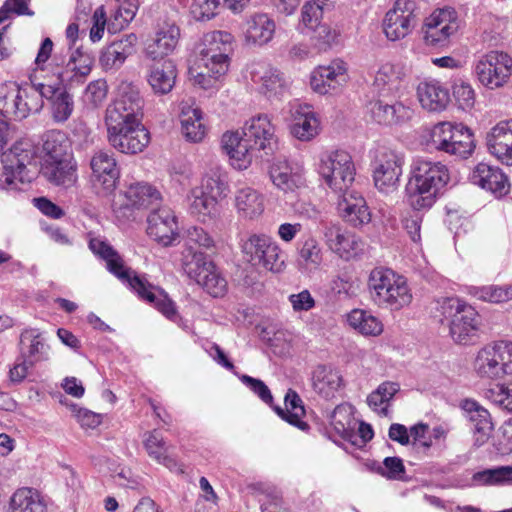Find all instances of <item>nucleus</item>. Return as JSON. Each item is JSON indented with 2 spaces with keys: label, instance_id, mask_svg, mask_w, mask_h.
<instances>
[{
  "label": "nucleus",
  "instance_id": "a878e982",
  "mask_svg": "<svg viewBox=\"0 0 512 512\" xmlns=\"http://www.w3.org/2000/svg\"><path fill=\"white\" fill-rule=\"evenodd\" d=\"M342 219L353 227L370 223L372 214L365 198L357 191H346L338 203Z\"/></svg>",
  "mask_w": 512,
  "mask_h": 512
},
{
  "label": "nucleus",
  "instance_id": "393cba45",
  "mask_svg": "<svg viewBox=\"0 0 512 512\" xmlns=\"http://www.w3.org/2000/svg\"><path fill=\"white\" fill-rule=\"evenodd\" d=\"M471 181L481 188L491 192L495 197L501 198L510 191L507 175L499 168L479 163L471 174Z\"/></svg>",
  "mask_w": 512,
  "mask_h": 512
},
{
  "label": "nucleus",
  "instance_id": "473e14b6",
  "mask_svg": "<svg viewBox=\"0 0 512 512\" xmlns=\"http://www.w3.org/2000/svg\"><path fill=\"white\" fill-rule=\"evenodd\" d=\"M77 165L74 159L43 163L42 175L52 184L69 188L77 182Z\"/></svg>",
  "mask_w": 512,
  "mask_h": 512
},
{
  "label": "nucleus",
  "instance_id": "e433bc0d",
  "mask_svg": "<svg viewBox=\"0 0 512 512\" xmlns=\"http://www.w3.org/2000/svg\"><path fill=\"white\" fill-rule=\"evenodd\" d=\"M42 151L44 153L43 163L73 159L70 152V142L61 131L52 130L44 135Z\"/></svg>",
  "mask_w": 512,
  "mask_h": 512
},
{
  "label": "nucleus",
  "instance_id": "58836bf2",
  "mask_svg": "<svg viewBox=\"0 0 512 512\" xmlns=\"http://www.w3.org/2000/svg\"><path fill=\"white\" fill-rule=\"evenodd\" d=\"M135 39L134 35H129L125 39L108 45L100 56V63L103 68L108 70L120 67L126 58L132 54Z\"/></svg>",
  "mask_w": 512,
  "mask_h": 512
},
{
  "label": "nucleus",
  "instance_id": "69168bd1",
  "mask_svg": "<svg viewBox=\"0 0 512 512\" xmlns=\"http://www.w3.org/2000/svg\"><path fill=\"white\" fill-rule=\"evenodd\" d=\"M69 79V71L59 70L57 71V82L49 84H40V95L45 96L46 93H52V96H69L67 85L65 82Z\"/></svg>",
  "mask_w": 512,
  "mask_h": 512
},
{
  "label": "nucleus",
  "instance_id": "ea45409f",
  "mask_svg": "<svg viewBox=\"0 0 512 512\" xmlns=\"http://www.w3.org/2000/svg\"><path fill=\"white\" fill-rule=\"evenodd\" d=\"M512 141V119L502 120L495 124L486 135L487 150L495 159L508 152Z\"/></svg>",
  "mask_w": 512,
  "mask_h": 512
},
{
  "label": "nucleus",
  "instance_id": "4d7b16f0",
  "mask_svg": "<svg viewBox=\"0 0 512 512\" xmlns=\"http://www.w3.org/2000/svg\"><path fill=\"white\" fill-rule=\"evenodd\" d=\"M189 80L193 86H197L203 90L216 88L219 79L223 75H218L214 72H208L203 66L199 68V60L189 68Z\"/></svg>",
  "mask_w": 512,
  "mask_h": 512
},
{
  "label": "nucleus",
  "instance_id": "864d4df0",
  "mask_svg": "<svg viewBox=\"0 0 512 512\" xmlns=\"http://www.w3.org/2000/svg\"><path fill=\"white\" fill-rule=\"evenodd\" d=\"M334 6V0H309L302 8V21L305 26L313 27Z\"/></svg>",
  "mask_w": 512,
  "mask_h": 512
},
{
  "label": "nucleus",
  "instance_id": "2f4dec72",
  "mask_svg": "<svg viewBox=\"0 0 512 512\" xmlns=\"http://www.w3.org/2000/svg\"><path fill=\"white\" fill-rule=\"evenodd\" d=\"M369 110L372 119L383 125H392L410 119L412 111L402 103L396 101L393 104L384 103L380 99L369 102Z\"/></svg>",
  "mask_w": 512,
  "mask_h": 512
},
{
  "label": "nucleus",
  "instance_id": "f704fd0d",
  "mask_svg": "<svg viewBox=\"0 0 512 512\" xmlns=\"http://www.w3.org/2000/svg\"><path fill=\"white\" fill-rule=\"evenodd\" d=\"M270 178L275 186L287 192L303 184L301 171L285 159H277L270 167Z\"/></svg>",
  "mask_w": 512,
  "mask_h": 512
},
{
  "label": "nucleus",
  "instance_id": "338daca9",
  "mask_svg": "<svg viewBox=\"0 0 512 512\" xmlns=\"http://www.w3.org/2000/svg\"><path fill=\"white\" fill-rule=\"evenodd\" d=\"M187 243L188 244L185 249L192 247L194 250H196L193 245H198L199 247L206 249L214 246L212 237L201 227H193L188 230Z\"/></svg>",
  "mask_w": 512,
  "mask_h": 512
},
{
  "label": "nucleus",
  "instance_id": "774afa93",
  "mask_svg": "<svg viewBox=\"0 0 512 512\" xmlns=\"http://www.w3.org/2000/svg\"><path fill=\"white\" fill-rule=\"evenodd\" d=\"M106 20L104 7H98L92 16V27L90 29V39L92 42H98L102 39L105 31Z\"/></svg>",
  "mask_w": 512,
  "mask_h": 512
},
{
  "label": "nucleus",
  "instance_id": "052dcab7",
  "mask_svg": "<svg viewBox=\"0 0 512 512\" xmlns=\"http://www.w3.org/2000/svg\"><path fill=\"white\" fill-rule=\"evenodd\" d=\"M51 116L57 122H63L71 115L74 104L71 98H46Z\"/></svg>",
  "mask_w": 512,
  "mask_h": 512
},
{
  "label": "nucleus",
  "instance_id": "f257e3e1",
  "mask_svg": "<svg viewBox=\"0 0 512 512\" xmlns=\"http://www.w3.org/2000/svg\"><path fill=\"white\" fill-rule=\"evenodd\" d=\"M89 248L106 262L107 269L112 274L128 283L142 300L171 321L176 322L180 318L176 305L168 294L127 267L122 256L109 243L100 238H92Z\"/></svg>",
  "mask_w": 512,
  "mask_h": 512
},
{
  "label": "nucleus",
  "instance_id": "f3484780",
  "mask_svg": "<svg viewBox=\"0 0 512 512\" xmlns=\"http://www.w3.org/2000/svg\"><path fill=\"white\" fill-rule=\"evenodd\" d=\"M320 226L329 250L346 261L358 256L361 250L360 241L354 234L343 230L338 223L332 221L322 220Z\"/></svg>",
  "mask_w": 512,
  "mask_h": 512
},
{
  "label": "nucleus",
  "instance_id": "f03ea898",
  "mask_svg": "<svg viewBox=\"0 0 512 512\" xmlns=\"http://www.w3.org/2000/svg\"><path fill=\"white\" fill-rule=\"evenodd\" d=\"M450 181V172L441 162L418 161L407 187V200L416 211L429 209Z\"/></svg>",
  "mask_w": 512,
  "mask_h": 512
},
{
  "label": "nucleus",
  "instance_id": "c756f323",
  "mask_svg": "<svg viewBox=\"0 0 512 512\" xmlns=\"http://www.w3.org/2000/svg\"><path fill=\"white\" fill-rule=\"evenodd\" d=\"M460 406L468 414L470 421L474 423V444L477 447L484 445L493 430L489 411L473 399H464Z\"/></svg>",
  "mask_w": 512,
  "mask_h": 512
},
{
  "label": "nucleus",
  "instance_id": "b1692460",
  "mask_svg": "<svg viewBox=\"0 0 512 512\" xmlns=\"http://www.w3.org/2000/svg\"><path fill=\"white\" fill-rule=\"evenodd\" d=\"M290 132L298 140L311 141L321 131V121L318 113L309 105H297L290 111Z\"/></svg>",
  "mask_w": 512,
  "mask_h": 512
},
{
  "label": "nucleus",
  "instance_id": "423d86ee",
  "mask_svg": "<svg viewBox=\"0 0 512 512\" xmlns=\"http://www.w3.org/2000/svg\"><path fill=\"white\" fill-rule=\"evenodd\" d=\"M317 171L323 182L334 192H346L355 179L356 168L349 152L335 149L323 152Z\"/></svg>",
  "mask_w": 512,
  "mask_h": 512
},
{
  "label": "nucleus",
  "instance_id": "39448f33",
  "mask_svg": "<svg viewBox=\"0 0 512 512\" xmlns=\"http://www.w3.org/2000/svg\"><path fill=\"white\" fill-rule=\"evenodd\" d=\"M182 268L187 276L213 297L227 291V281L215 264L200 250L188 247L182 252Z\"/></svg>",
  "mask_w": 512,
  "mask_h": 512
},
{
  "label": "nucleus",
  "instance_id": "ddd939ff",
  "mask_svg": "<svg viewBox=\"0 0 512 512\" xmlns=\"http://www.w3.org/2000/svg\"><path fill=\"white\" fill-rule=\"evenodd\" d=\"M417 23L416 3L414 0H396L383 20V31L390 41L408 36Z\"/></svg>",
  "mask_w": 512,
  "mask_h": 512
},
{
  "label": "nucleus",
  "instance_id": "6e6552de",
  "mask_svg": "<svg viewBox=\"0 0 512 512\" xmlns=\"http://www.w3.org/2000/svg\"><path fill=\"white\" fill-rule=\"evenodd\" d=\"M241 252L244 260L256 269L280 273L285 268L280 246L266 234L254 233L242 240Z\"/></svg>",
  "mask_w": 512,
  "mask_h": 512
},
{
  "label": "nucleus",
  "instance_id": "4be33fe9",
  "mask_svg": "<svg viewBox=\"0 0 512 512\" xmlns=\"http://www.w3.org/2000/svg\"><path fill=\"white\" fill-rule=\"evenodd\" d=\"M143 98H115L106 108L107 132L143 120Z\"/></svg>",
  "mask_w": 512,
  "mask_h": 512
},
{
  "label": "nucleus",
  "instance_id": "49530a36",
  "mask_svg": "<svg viewBox=\"0 0 512 512\" xmlns=\"http://www.w3.org/2000/svg\"><path fill=\"white\" fill-rule=\"evenodd\" d=\"M177 70L172 60H165L160 66L154 67L148 82L155 93L168 94L175 85Z\"/></svg>",
  "mask_w": 512,
  "mask_h": 512
},
{
  "label": "nucleus",
  "instance_id": "bf43d9fd",
  "mask_svg": "<svg viewBox=\"0 0 512 512\" xmlns=\"http://www.w3.org/2000/svg\"><path fill=\"white\" fill-rule=\"evenodd\" d=\"M309 28L314 30L313 40L319 50H327L330 48L339 36L335 29H332L327 24H320V21Z\"/></svg>",
  "mask_w": 512,
  "mask_h": 512
},
{
  "label": "nucleus",
  "instance_id": "0eeeda50",
  "mask_svg": "<svg viewBox=\"0 0 512 512\" xmlns=\"http://www.w3.org/2000/svg\"><path fill=\"white\" fill-rule=\"evenodd\" d=\"M440 313L449 321L450 335L456 343L468 344L479 329L478 312L458 298H446L440 304Z\"/></svg>",
  "mask_w": 512,
  "mask_h": 512
},
{
  "label": "nucleus",
  "instance_id": "3c124183",
  "mask_svg": "<svg viewBox=\"0 0 512 512\" xmlns=\"http://www.w3.org/2000/svg\"><path fill=\"white\" fill-rule=\"evenodd\" d=\"M399 391V384L395 382H384L368 396L369 406L378 414L387 416L390 400Z\"/></svg>",
  "mask_w": 512,
  "mask_h": 512
},
{
  "label": "nucleus",
  "instance_id": "4c0bfd02",
  "mask_svg": "<svg viewBox=\"0 0 512 512\" xmlns=\"http://www.w3.org/2000/svg\"><path fill=\"white\" fill-rule=\"evenodd\" d=\"M126 206L147 209L161 200V193L148 183L131 184L124 192Z\"/></svg>",
  "mask_w": 512,
  "mask_h": 512
},
{
  "label": "nucleus",
  "instance_id": "bb28decb",
  "mask_svg": "<svg viewBox=\"0 0 512 512\" xmlns=\"http://www.w3.org/2000/svg\"><path fill=\"white\" fill-rule=\"evenodd\" d=\"M179 119L182 134L186 140L198 143L205 138L207 128L202 122L203 113L194 101L189 100L180 103Z\"/></svg>",
  "mask_w": 512,
  "mask_h": 512
},
{
  "label": "nucleus",
  "instance_id": "a211bd4d",
  "mask_svg": "<svg viewBox=\"0 0 512 512\" xmlns=\"http://www.w3.org/2000/svg\"><path fill=\"white\" fill-rule=\"evenodd\" d=\"M147 234L162 246H170L179 238L177 217L167 206L153 210L147 218Z\"/></svg>",
  "mask_w": 512,
  "mask_h": 512
},
{
  "label": "nucleus",
  "instance_id": "8fccbe9b",
  "mask_svg": "<svg viewBox=\"0 0 512 512\" xmlns=\"http://www.w3.org/2000/svg\"><path fill=\"white\" fill-rule=\"evenodd\" d=\"M323 262V251L319 242L312 236L305 239L299 250L297 264L302 271L314 272Z\"/></svg>",
  "mask_w": 512,
  "mask_h": 512
},
{
  "label": "nucleus",
  "instance_id": "a18cd8bd",
  "mask_svg": "<svg viewBox=\"0 0 512 512\" xmlns=\"http://www.w3.org/2000/svg\"><path fill=\"white\" fill-rule=\"evenodd\" d=\"M188 202L189 212L199 221L205 222L216 213L218 200L198 186L191 189Z\"/></svg>",
  "mask_w": 512,
  "mask_h": 512
},
{
  "label": "nucleus",
  "instance_id": "dca6fc26",
  "mask_svg": "<svg viewBox=\"0 0 512 512\" xmlns=\"http://www.w3.org/2000/svg\"><path fill=\"white\" fill-rule=\"evenodd\" d=\"M142 121L108 131L109 144L121 153H141L150 143V133Z\"/></svg>",
  "mask_w": 512,
  "mask_h": 512
},
{
  "label": "nucleus",
  "instance_id": "7ed1b4c3",
  "mask_svg": "<svg viewBox=\"0 0 512 512\" xmlns=\"http://www.w3.org/2000/svg\"><path fill=\"white\" fill-rule=\"evenodd\" d=\"M368 288L374 302L391 311H400L413 301L407 278L389 268H374L368 278Z\"/></svg>",
  "mask_w": 512,
  "mask_h": 512
},
{
  "label": "nucleus",
  "instance_id": "aec40b11",
  "mask_svg": "<svg viewBox=\"0 0 512 512\" xmlns=\"http://www.w3.org/2000/svg\"><path fill=\"white\" fill-rule=\"evenodd\" d=\"M347 64L342 59H334L329 64L319 65L310 76V85L315 93L325 95L336 91L346 83L348 74Z\"/></svg>",
  "mask_w": 512,
  "mask_h": 512
},
{
  "label": "nucleus",
  "instance_id": "7c9ffc66",
  "mask_svg": "<svg viewBox=\"0 0 512 512\" xmlns=\"http://www.w3.org/2000/svg\"><path fill=\"white\" fill-rule=\"evenodd\" d=\"M276 25L267 14L252 15L244 25L243 35L247 45L263 46L269 43L275 34Z\"/></svg>",
  "mask_w": 512,
  "mask_h": 512
},
{
  "label": "nucleus",
  "instance_id": "f8f14e48",
  "mask_svg": "<svg viewBox=\"0 0 512 512\" xmlns=\"http://www.w3.org/2000/svg\"><path fill=\"white\" fill-rule=\"evenodd\" d=\"M372 165L375 186L382 192L394 190L402 174L401 157L388 147L378 146L373 151Z\"/></svg>",
  "mask_w": 512,
  "mask_h": 512
},
{
  "label": "nucleus",
  "instance_id": "20e7f679",
  "mask_svg": "<svg viewBox=\"0 0 512 512\" xmlns=\"http://www.w3.org/2000/svg\"><path fill=\"white\" fill-rule=\"evenodd\" d=\"M473 373L483 381H497L512 375V341L485 345L472 361Z\"/></svg>",
  "mask_w": 512,
  "mask_h": 512
},
{
  "label": "nucleus",
  "instance_id": "09e8293b",
  "mask_svg": "<svg viewBox=\"0 0 512 512\" xmlns=\"http://www.w3.org/2000/svg\"><path fill=\"white\" fill-rule=\"evenodd\" d=\"M199 187L218 201L224 199L229 192L227 173L215 165L205 173Z\"/></svg>",
  "mask_w": 512,
  "mask_h": 512
},
{
  "label": "nucleus",
  "instance_id": "de8ad7c7",
  "mask_svg": "<svg viewBox=\"0 0 512 512\" xmlns=\"http://www.w3.org/2000/svg\"><path fill=\"white\" fill-rule=\"evenodd\" d=\"M143 445L147 454L159 464L169 469L176 467V460L169 454V446L156 430L144 435Z\"/></svg>",
  "mask_w": 512,
  "mask_h": 512
},
{
  "label": "nucleus",
  "instance_id": "37998d69",
  "mask_svg": "<svg viewBox=\"0 0 512 512\" xmlns=\"http://www.w3.org/2000/svg\"><path fill=\"white\" fill-rule=\"evenodd\" d=\"M285 407H277V414L290 424L300 428L301 430L308 429V424L304 421L306 411L300 396L296 391L289 389L284 398Z\"/></svg>",
  "mask_w": 512,
  "mask_h": 512
},
{
  "label": "nucleus",
  "instance_id": "9b49d317",
  "mask_svg": "<svg viewBox=\"0 0 512 512\" xmlns=\"http://www.w3.org/2000/svg\"><path fill=\"white\" fill-rule=\"evenodd\" d=\"M234 37L227 31H212L204 35L199 52V68L225 75L229 67V55L233 50Z\"/></svg>",
  "mask_w": 512,
  "mask_h": 512
},
{
  "label": "nucleus",
  "instance_id": "72a5a7b5",
  "mask_svg": "<svg viewBox=\"0 0 512 512\" xmlns=\"http://www.w3.org/2000/svg\"><path fill=\"white\" fill-rule=\"evenodd\" d=\"M256 90L263 95L278 96L290 93V84L283 74L274 68H264L253 74Z\"/></svg>",
  "mask_w": 512,
  "mask_h": 512
},
{
  "label": "nucleus",
  "instance_id": "603ef678",
  "mask_svg": "<svg viewBox=\"0 0 512 512\" xmlns=\"http://www.w3.org/2000/svg\"><path fill=\"white\" fill-rule=\"evenodd\" d=\"M469 294L478 300L502 303L512 300V285H488V286H471Z\"/></svg>",
  "mask_w": 512,
  "mask_h": 512
},
{
  "label": "nucleus",
  "instance_id": "0e129e2a",
  "mask_svg": "<svg viewBox=\"0 0 512 512\" xmlns=\"http://www.w3.org/2000/svg\"><path fill=\"white\" fill-rule=\"evenodd\" d=\"M378 472L392 480H403L405 476V467L403 461L398 457H387L383 461V467Z\"/></svg>",
  "mask_w": 512,
  "mask_h": 512
},
{
  "label": "nucleus",
  "instance_id": "412c9836",
  "mask_svg": "<svg viewBox=\"0 0 512 512\" xmlns=\"http://www.w3.org/2000/svg\"><path fill=\"white\" fill-rule=\"evenodd\" d=\"M259 151L272 152L277 145L276 126L267 114H258L247 120L241 132Z\"/></svg>",
  "mask_w": 512,
  "mask_h": 512
},
{
  "label": "nucleus",
  "instance_id": "e2e57ef3",
  "mask_svg": "<svg viewBox=\"0 0 512 512\" xmlns=\"http://www.w3.org/2000/svg\"><path fill=\"white\" fill-rule=\"evenodd\" d=\"M494 446L502 455L512 453V419L505 421L499 428Z\"/></svg>",
  "mask_w": 512,
  "mask_h": 512
},
{
  "label": "nucleus",
  "instance_id": "c85d7f7f",
  "mask_svg": "<svg viewBox=\"0 0 512 512\" xmlns=\"http://www.w3.org/2000/svg\"><path fill=\"white\" fill-rule=\"evenodd\" d=\"M234 207L239 218L255 220L265 210V196L255 188L245 186L236 190Z\"/></svg>",
  "mask_w": 512,
  "mask_h": 512
},
{
  "label": "nucleus",
  "instance_id": "6ab92c4d",
  "mask_svg": "<svg viewBox=\"0 0 512 512\" xmlns=\"http://www.w3.org/2000/svg\"><path fill=\"white\" fill-rule=\"evenodd\" d=\"M221 147L232 168L244 171L256 157L257 148L239 130L226 131L221 137Z\"/></svg>",
  "mask_w": 512,
  "mask_h": 512
},
{
  "label": "nucleus",
  "instance_id": "5701e85b",
  "mask_svg": "<svg viewBox=\"0 0 512 512\" xmlns=\"http://www.w3.org/2000/svg\"><path fill=\"white\" fill-rule=\"evenodd\" d=\"M92 182L104 193H110L116 187L119 179V169L113 154L107 151H97L91 158Z\"/></svg>",
  "mask_w": 512,
  "mask_h": 512
},
{
  "label": "nucleus",
  "instance_id": "c03bdc74",
  "mask_svg": "<svg viewBox=\"0 0 512 512\" xmlns=\"http://www.w3.org/2000/svg\"><path fill=\"white\" fill-rule=\"evenodd\" d=\"M9 512H45V504L37 490L23 487L11 496Z\"/></svg>",
  "mask_w": 512,
  "mask_h": 512
},
{
  "label": "nucleus",
  "instance_id": "6e6d98bb",
  "mask_svg": "<svg viewBox=\"0 0 512 512\" xmlns=\"http://www.w3.org/2000/svg\"><path fill=\"white\" fill-rule=\"evenodd\" d=\"M473 480L481 485H497L512 482V466L487 469L474 475Z\"/></svg>",
  "mask_w": 512,
  "mask_h": 512
},
{
  "label": "nucleus",
  "instance_id": "c9c22d12",
  "mask_svg": "<svg viewBox=\"0 0 512 512\" xmlns=\"http://www.w3.org/2000/svg\"><path fill=\"white\" fill-rule=\"evenodd\" d=\"M343 384L340 373L325 365L317 366L312 374V386L322 397L333 398Z\"/></svg>",
  "mask_w": 512,
  "mask_h": 512
},
{
  "label": "nucleus",
  "instance_id": "a19ab883",
  "mask_svg": "<svg viewBox=\"0 0 512 512\" xmlns=\"http://www.w3.org/2000/svg\"><path fill=\"white\" fill-rule=\"evenodd\" d=\"M20 345V357L29 361L30 364L36 365L47 360L46 345L38 330L28 329L22 332Z\"/></svg>",
  "mask_w": 512,
  "mask_h": 512
},
{
  "label": "nucleus",
  "instance_id": "1a4fd4ad",
  "mask_svg": "<svg viewBox=\"0 0 512 512\" xmlns=\"http://www.w3.org/2000/svg\"><path fill=\"white\" fill-rule=\"evenodd\" d=\"M429 144L433 149L462 158L470 156L475 148L472 131L451 122L434 125L429 133Z\"/></svg>",
  "mask_w": 512,
  "mask_h": 512
},
{
  "label": "nucleus",
  "instance_id": "5fc2aeb1",
  "mask_svg": "<svg viewBox=\"0 0 512 512\" xmlns=\"http://www.w3.org/2000/svg\"><path fill=\"white\" fill-rule=\"evenodd\" d=\"M353 418L349 408L344 405L335 407L330 415V426L334 429L335 433L343 439H347L352 434Z\"/></svg>",
  "mask_w": 512,
  "mask_h": 512
},
{
  "label": "nucleus",
  "instance_id": "79ce46f5",
  "mask_svg": "<svg viewBox=\"0 0 512 512\" xmlns=\"http://www.w3.org/2000/svg\"><path fill=\"white\" fill-rule=\"evenodd\" d=\"M347 322L351 328L366 337H377L384 330V325L378 317L362 309L352 310L347 315Z\"/></svg>",
  "mask_w": 512,
  "mask_h": 512
},
{
  "label": "nucleus",
  "instance_id": "13d9d810",
  "mask_svg": "<svg viewBox=\"0 0 512 512\" xmlns=\"http://www.w3.org/2000/svg\"><path fill=\"white\" fill-rule=\"evenodd\" d=\"M485 397L499 407L512 412V382L498 383L485 391Z\"/></svg>",
  "mask_w": 512,
  "mask_h": 512
},
{
  "label": "nucleus",
  "instance_id": "680f3d73",
  "mask_svg": "<svg viewBox=\"0 0 512 512\" xmlns=\"http://www.w3.org/2000/svg\"><path fill=\"white\" fill-rule=\"evenodd\" d=\"M219 0H193L190 13L197 21L209 20L215 16Z\"/></svg>",
  "mask_w": 512,
  "mask_h": 512
},
{
  "label": "nucleus",
  "instance_id": "9d476101",
  "mask_svg": "<svg viewBox=\"0 0 512 512\" xmlns=\"http://www.w3.org/2000/svg\"><path fill=\"white\" fill-rule=\"evenodd\" d=\"M36 152L29 140L16 142L8 151L2 153L1 164L4 182L8 185L14 180L30 182L36 174Z\"/></svg>",
  "mask_w": 512,
  "mask_h": 512
},
{
  "label": "nucleus",
  "instance_id": "4468645a",
  "mask_svg": "<svg viewBox=\"0 0 512 512\" xmlns=\"http://www.w3.org/2000/svg\"><path fill=\"white\" fill-rule=\"evenodd\" d=\"M512 59L508 54L491 51L476 64L479 81L489 89L501 87L511 75Z\"/></svg>",
  "mask_w": 512,
  "mask_h": 512
},
{
  "label": "nucleus",
  "instance_id": "cd10ccee",
  "mask_svg": "<svg viewBox=\"0 0 512 512\" xmlns=\"http://www.w3.org/2000/svg\"><path fill=\"white\" fill-rule=\"evenodd\" d=\"M180 38V29L173 23H165L146 46V55L152 60H160L172 54Z\"/></svg>",
  "mask_w": 512,
  "mask_h": 512
},
{
  "label": "nucleus",
  "instance_id": "2eb2a0df",
  "mask_svg": "<svg viewBox=\"0 0 512 512\" xmlns=\"http://www.w3.org/2000/svg\"><path fill=\"white\" fill-rule=\"evenodd\" d=\"M458 28L457 15L453 9L436 10L425 21L423 27L424 41L432 47L446 46Z\"/></svg>",
  "mask_w": 512,
  "mask_h": 512
}]
</instances>
